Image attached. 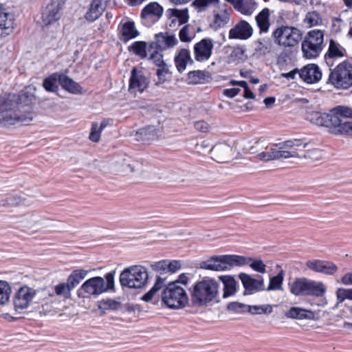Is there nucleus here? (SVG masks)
<instances>
[{
    "label": "nucleus",
    "instance_id": "obj_1",
    "mask_svg": "<svg viewBox=\"0 0 352 352\" xmlns=\"http://www.w3.org/2000/svg\"><path fill=\"white\" fill-rule=\"evenodd\" d=\"M307 143L302 140L294 139L286 140L278 145L275 144L257 155L259 160L263 161H270L280 158L289 157H305L314 158V155H318L320 153L318 149L305 151L304 148Z\"/></svg>",
    "mask_w": 352,
    "mask_h": 352
},
{
    "label": "nucleus",
    "instance_id": "obj_2",
    "mask_svg": "<svg viewBox=\"0 0 352 352\" xmlns=\"http://www.w3.org/2000/svg\"><path fill=\"white\" fill-rule=\"evenodd\" d=\"M219 284L212 278L204 277L190 289V301L195 307H206L217 301Z\"/></svg>",
    "mask_w": 352,
    "mask_h": 352
},
{
    "label": "nucleus",
    "instance_id": "obj_3",
    "mask_svg": "<svg viewBox=\"0 0 352 352\" xmlns=\"http://www.w3.org/2000/svg\"><path fill=\"white\" fill-rule=\"evenodd\" d=\"M32 107L21 113L19 105L10 98V95L0 96V126H8L17 123L28 124L33 119Z\"/></svg>",
    "mask_w": 352,
    "mask_h": 352
},
{
    "label": "nucleus",
    "instance_id": "obj_4",
    "mask_svg": "<svg viewBox=\"0 0 352 352\" xmlns=\"http://www.w3.org/2000/svg\"><path fill=\"white\" fill-rule=\"evenodd\" d=\"M115 271H111L105 274V280L100 276H95L85 280L77 291V295L80 298H85L91 296H97L109 289L114 288Z\"/></svg>",
    "mask_w": 352,
    "mask_h": 352
},
{
    "label": "nucleus",
    "instance_id": "obj_5",
    "mask_svg": "<svg viewBox=\"0 0 352 352\" xmlns=\"http://www.w3.org/2000/svg\"><path fill=\"white\" fill-rule=\"evenodd\" d=\"M250 260H252L251 257L235 254L213 256L201 262V267L212 271H226L231 270L234 266L245 265L248 263V261Z\"/></svg>",
    "mask_w": 352,
    "mask_h": 352
},
{
    "label": "nucleus",
    "instance_id": "obj_6",
    "mask_svg": "<svg viewBox=\"0 0 352 352\" xmlns=\"http://www.w3.org/2000/svg\"><path fill=\"white\" fill-rule=\"evenodd\" d=\"M290 292L296 296L322 297L326 292L325 285L319 281L296 278L288 284Z\"/></svg>",
    "mask_w": 352,
    "mask_h": 352
},
{
    "label": "nucleus",
    "instance_id": "obj_7",
    "mask_svg": "<svg viewBox=\"0 0 352 352\" xmlns=\"http://www.w3.org/2000/svg\"><path fill=\"white\" fill-rule=\"evenodd\" d=\"M272 37L280 47L292 50L298 45L302 38V32L296 27L282 25L272 32Z\"/></svg>",
    "mask_w": 352,
    "mask_h": 352
},
{
    "label": "nucleus",
    "instance_id": "obj_8",
    "mask_svg": "<svg viewBox=\"0 0 352 352\" xmlns=\"http://www.w3.org/2000/svg\"><path fill=\"white\" fill-rule=\"evenodd\" d=\"M162 302L170 309L184 307L188 302L186 290L177 283H169L162 292Z\"/></svg>",
    "mask_w": 352,
    "mask_h": 352
},
{
    "label": "nucleus",
    "instance_id": "obj_9",
    "mask_svg": "<svg viewBox=\"0 0 352 352\" xmlns=\"http://www.w3.org/2000/svg\"><path fill=\"white\" fill-rule=\"evenodd\" d=\"M146 269L141 265H133L124 269L120 275L122 286L139 289L144 287L148 280Z\"/></svg>",
    "mask_w": 352,
    "mask_h": 352
},
{
    "label": "nucleus",
    "instance_id": "obj_10",
    "mask_svg": "<svg viewBox=\"0 0 352 352\" xmlns=\"http://www.w3.org/2000/svg\"><path fill=\"white\" fill-rule=\"evenodd\" d=\"M329 82L337 89H347L352 86V63L344 60L331 70Z\"/></svg>",
    "mask_w": 352,
    "mask_h": 352
},
{
    "label": "nucleus",
    "instance_id": "obj_11",
    "mask_svg": "<svg viewBox=\"0 0 352 352\" xmlns=\"http://www.w3.org/2000/svg\"><path fill=\"white\" fill-rule=\"evenodd\" d=\"M323 40V31L320 30L309 31L301 44L303 56L309 59L318 56L322 50Z\"/></svg>",
    "mask_w": 352,
    "mask_h": 352
},
{
    "label": "nucleus",
    "instance_id": "obj_12",
    "mask_svg": "<svg viewBox=\"0 0 352 352\" xmlns=\"http://www.w3.org/2000/svg\"><path fill=\"white\" fill-rule=\"evenodd\" d=\"M36 290L23 285L16 291L13 296V305L16 311L27 309L36 295Z\"/></svg>",
    "mask_w": 352,
    "mask_h": 352
},
{
    "label": "nucleus",
    "instance_id": "obj_13",
    "mask_svg": "<svg viewBox=\"0 0 352 352\" xmlns=\"http://www.w3.org/2000/svg\"><path fill=\"white\" fill-rule=\"evenodd\" d=\"M332 116L338 119V123H336V127L342 131L338 135H352V122H343L342 118H352V109L344 106H337L331 110Z\"/></svg>",
    "mask_w": 352,
    "mask_h": 352
},
{
    "label": "nucleus",
    "instance_id": "obj_14",
    "mask_svg": "<svg viewBox=\"0 0 352 352\" xmlns=\"http://www.w3.org/2000/svg\"><path fill=\"white\" fill-rule=\"evenodd\" d=\"M163 13L164 8L160 3L155 1L150 2L141 11L142 23L146 25H151L160 20Z\"/></svg>",
    "mask_w": 352,
    "mask_h": 352
},
{
    "label": "nucleus",
    "instance_id": "obj_15",
    "mask_svg": "<svg viewBox=\"0 0 352 352\" xmlns=\"http://www.w3.org/2000/svg\"><path fill=\"white\" fill-rule=\"evenodd\" d=\"M149 80L141 69L134 67L131 72L129 90L131 92H144L148 87Z\"/></svg>",
    "mask_w": 352,
    "mask_h": 352
},
{
    "label": "nucleus",
    "instance_id": "obj_16",
    "mask_svg": "<svg viewBox=\"0 0 352 352\" xmlns=\"http://www.w3.org/2000/svg\"><path fill=\"white\" fill-rule=\"evenodd\" d=\"M213 47V43L210 38H202L194 45L195 59L198 62L208 60L212 55Z\"/></svg>",
    "mask_w": 352,
    "mask_h": 352
},
{
    "label": "nucleus",
    "instance_id": "obj_17",
    "mask_svg": "<svg viewBox=\"0 0 352 352\" xmlns=\"http://www.w3.org/2000/svg\"><path fill=\"white\" fill-rule=\"evenodd\" d=\"M140 35L139 30L136 28L135 22L131 20L120 23L118 27V38L123 43L135 38Z\"/></svg>",
    "mask_w": 352,
    "mask_h": 352
},
{
    "label": "nucleus",
    "instance_id": "obj_18",
    "mask_svg": "<svg viewBox=\"0 0 352 352\" xmlns=\"http://www.w3.org/2000/svg\"><path fill=\"white\" fill-rule=\"evenodd\" d=\"M306 266L309 270L327 275H333L338 271L337 265L331 261L314 259L306 262Z\"/></svg>",
    "mask_w": 352,
    "mask_h": 352
},
{
    "label": "nucleus",
    "instance_id": "obj_19",
    "mask_svg": "<svg viewBox=\"0 0 352 352\" xmlns=\"http://www.w3.org/2000/svg\"><path fill=\"white\" fill-rule=\"evenodd\" d=\"M155 41L150 43V48H155L161 52L175 46L178 41L175 35L168 32H160L155 35Z\"/></svg>",
    "mask_w": 352,
    "mask_h": 352
},
{
    "label": "nucleus",
    "instance_id": "obj_20",
    "mask_svg": "<svg viewBox=\"0 0 352 352\" xmlns=\"http://www.w3.org/2000/svg\"><path fill=\"white\" fill-rule=\"evenodd\" d=\"M14 28V19L7 12L3 4H0V38H5L12 33Z\"/></svg>",
    "mask_w": 352,
    "mask_h": 352
},
{
    "label": "nucleus",
    "instance_id": "obj_21",
    "mask_svg": "<svg viewBox=\"0 0 352 352\" xmlns=\"http://www.w3.org/2000/svg\"><path fill=\"white\" fill-rule=\"evenodd\" d=\"M61 6L56 2L48 3L42 12L41 22L43 25L48 26L59 20Z\"/></svg>",
    "mask_w": 352,
    "mask_h": 352
},
{
    "label": "nucleus",
    "instance_id": "obj_22",
    "mask_svg": "<svg viewBox=\"0 0 352 352\" xmlns=\"http://www.w3.org/2000/svg\"><path fill=\"white\" fill-rule=\"evenodd\" d=\"M300 78L308 84L318 82L322 78V72L316 64H308L298 72Z\"/></svg>",
    "mask_w": 352,
    "mask_h": 352
},
{
    "label": "nucleus",
    "instance_id": "obj_23",
    "mask_svg": "<svg viewBox=\"0 0 352 352\" xmlns=\"http://www.w3.org/2000/svg\"><path fill=\"white\" fill-rule=\"evenodd\" d=\"M243 287L245 288L244 294H252L255 292L263 290V280L255 279L250 275L241 272L239 274Z\"/></svg>",
    "mask_w": 352,
    "mask_h": 352
},
{
    "label": "nucleus",
    "instance_id": "obj_24",
    "mask_svg": "<svg viewBox=\"0 0 352 352\" xmlns=\"http://www.w3.org/2000/svg\"><path fill=\"white\" fill-rule=\"evenodd\" d=\"M253 29L251 25L244 20L240 21L229 31V38L246 40L251 37Z\"/></svg>",
    "mask_w": 352,
    "mask_h": 352
},
{
    "label": "nucleus",
    "instance_id": "obj_25",
    "mask_svg": "<svg viewBox=\"0 0 352 352\" xmlns=\"http://www.w3.org/2000/svg\"><path fill=\"white\" fill-rule=\"evenodd\" d=\"M346 54L344 47L333 39H330L328 50L324 54L325 62L329 66H333V59L343 58Z\"/></svg>",
    "mask_w": 352,
    "mask_h": 352
},
{
    "label": "nucleus",
    "instance_id": "obj_26",
    "mask_svg": "<svg viewBox=\"0 0 352 352\" xmlns=\"http://www.w3.org/2000/svg\"><path fill=\"white\" fill-rule=\"evenodd\" d=\"M60 85L65 91L72 94H82L81 85L67 75L60 73Z\"/></svg>",
    "mask_w": 352,
    "mask_h": 352
},
{
    "label": "nucleus",
    "instance_id": "obj_27",
    "mask_svg": "<svg viewBox=\"0 0 352 352\" xmlns=\"http://www.w3.org/2000/svg\"><path fill=\"white\" fill-rule=\"evenodd\" d=\"M318 123H316V125L328 128L331 133L338 135V133L342 132L340 131V129L336 127L335 124L336 123H338V119L334 116H332L331 111L329 113L320 112V116L318 118Z\"/></svg>",
    "mask_w": 352,
    "mask_h": 352
},
{
    "label": "nucleus",
    "instance_id": "obj_28",
    "mask_svg": "<svg viewBox=\"0 0 352 352\" xmlns=\"http://www.w3.org/2000/svg\"><path fill=\"white\" fill-rule=\"evenodd\" d=\"M174 62L177 70L179 73H182L186 68L188 63H193L188 50L182 48L179 50L178 53L174 58Z\"/></svg>",
    "mask_w": 352,
    "mask_h": 352
},
{
    "label": "nucleus",
    "instance_id": "obj_29",
    "mask_svg": "<svg viewBox=\"0 0 352 352\" xmlns=\"http://www.w3.org/2000/svg\"><path fill=\"white\" fill-rule=\"evenodd\" d=\"M111 122H112L111 118H104L100 125L96 122H92L89 139L93 142H99L102 131L110 124Z\"/></svg>",
    "mask_w": 352,
    "mask_h": 352
},
{
    "label": "nucleus",
    "instance_id": "obj_30",
    "mask_svg": "<svg viewBox=\"0 0 352 352\" xmlns=\"http://www.w3.org/2000/svg\"><path fill=\"white\" fill-rule=\"evenodd\" d=\"M219 279L223 284V297L228 298L234 295L237 291V283L233 276L230 275H222L219 276Z\"/></svg>",
    "mask_w": 352,
    "mask_h": 352
},
{
    "label": "nucleus",
    "instance_id": "obj_31",
    "mask_svg": "<svg viewBox=\"0 0 352 352\" xmlns=\"http://www.w3.org/2000/svg\"><path fill=\"white\" fill-rule=\"evenodd\" d=\"M270 12L267 8H263L255 17L256 25L260 30V34L267 33L270 28Z\"/></svg>",
    "mask_w": 352,
    "mask_h": 352
},
{
    "label": "nucleus",
    "instance_id": "obj_32",
    "mask_svg": "<svg viewBox=\"0 0 352 352\" xmlns=\"http://www.w3.org/2000/svg\"><path fill=\"white\" fill-rule=\"evenodd\" d=\"M60 73L54 72L43 79L42 86L47 92H57L58 91L57 82L60 84Z\"/></svg>",
    "mask_w": 352,
    "mask_h": 352
},
{
    "label": "nucleus",
    "instance_id": "obj_33",
    "mask_svg": "<svg viewBox=\"0 0 352 352\" xmlns=\"http://www.w3.org/2000/svg\"><path fill=\"white\" fill-rule=\"evenodd\" d=\"M285 316L289 318L298 320H311L314 318V314L311 311L297 307H291L287 311H286Z\"/></svg>",
    "mask_w": 352,
    "mask_h": 352
},
{
    "label": "nucleus",
    "instance_id": "obj_34",
    "mask_svg": "<svg viewBox=\"0 0 352 352\" xmlns=\"http://www.w3.org/2000/svg\"><path fill=\"white\" fill-rule=\"evenodd\" d=\"M167 12L168 13L169 18H175V19H172L171 23H175L177 19L179 25H186L190 18L188 8H171L168 9Z\"/></svg>",
    "mask_w": 352,
    "mask_h": 352
},
{
    "label": "nucleus",
    "instance_id": "obj_35",
    "mask_svg": "<svg viewBox=\"0 0 352 352\" xmlns=\"http://www.w3.org/2000/svg\"><path fill=\"white\" fill-rule=\"evenodd\" d=\"M105 9L104 6L98 3L97 0H92L85 14V19L89 21L93 22L102 14Z\"/></svg>",
    "mask_w": 352,
    "mask_h": 352
},
{
    "label": "nucleus",
    "instance_id": "obj_36",
    "mask_svg": "<svg viewBox=\"0 0 352 352\" xmlns=\"http://www.w3.org/2000/svg\"><path fill=\"white\" fill-rule=\"evenodd\" d=\"M208 77L205 71L193 70L188 73L186 81L189 85L202 84L208 81Z\"/></svg>",
    "mask_w": 352,
    "mask_h": 352
},
{
    "label": "nucleus",
    "instance_id": "obj_37",
    "mask_svg": "<svg viewBox=\"0 0 352 352\" xmlns=\"http://www.w3.org/2000/svg\"><path fill=\"white\" fill-rule=\"evenodd\" d=\"M230 16V14L226 10H221L214 15L210 27L215 30L224 27L229 22Z\"/></svg>",
    "mask_w": 352,
    "mask_h": 352
},
{
    "label": "nucleus",
    "instance_id": "obj_38",
    "mask_svg": "<svg viewBox=\"0 0 352 352\" xmlns=\"http://www.w3.org/2000/svg\"><path fill=\"white\" fill-rule=\"evenodd\" d=\"M87 273L88 271L83 269L74 270L68 276L67 283L74 289L86 277Z\"/></svg>",
    "mask_w": 352,
    "mask_h": 352
},
{
    "label": "nucleus",
    "instance_id": "obj_39",
    "mask_svg": "<svg viewBox=\"0 0 352 352\" xmlns=\"http://www.w3.org/2000/svg\"><path fill=\"white\" fill-rule=\"evenodd\" d=\"M57 299L54 294L49 293L41 302V312L44 314H50L55 309L54 304Z\"/></svg>",
    "mask_w": 352,
    "mask_h": 352
},
{
    "label": "nucleus",
    "instance_id": "obj_40",
    "mask_svg": "<svg viewBox=\"0 0 352 352\" xmlns=\"http://www.w3.org/2000/svg\"><path fill=\"white\" fill-rule=\"evenodd\" d=\"M146 48L147 43L146 41H138L128 47V51L143 59L147 56Z\"/></svg>",
    "mask_w": 352,
    "mask_h": 352
},
{
    "label": "nucleus",
    "instance_id": "obj_41",
    "mask_svg": "<svg viewBox=\"0 0 352 352\" xmlns=\"http://www.w3.org/2000/svg\"><path fill=\"white\" fill-rule=\"evenodd\" d=\"M155 136V129L148 126L138 129L135 134V139L137 141L148 142Z\"/></svg>",
    "mask_w": 352,
    "mask_h": 352
},
{
    "label": "nucleus",
    "instance_id": "obj_42",
    "mask_svg": "<svg viewBox=\"0 0 352 352\" xmlns=\"http://www.w3.org/2000/svg\"><path fill=\"white\" fill-rule=\"evenodd\" d=\"M164 286V279L157 276L154 285L152 288L142 296V300L145 302H150L153 300L154 296L160 292Z\"/></svg>",
    "mask_w": 352,
    "mask_h": 352
},
{
    "label": "nucleus",
    "instance_id": "obj_43",
    "mask_svg": "<svg viewBox=\"0 0 352 352\" xmlns=\"http://www.w3.org/2000/svg\"><path fill=\"white\" fill-rule=\"evenodd\" d=\"M219 0H194L191 6L197 12H204L210 6L218 5Z\"/></svg>",
    "mask_w": 352,
    "mask_h": 352
},
{
    "label": "nucleus",
    "instance_id": "obj_44",
    "mask_svg": "<svg viewBox=\"0 0 352 352\" xmlns=\"http://www.w3.org/2000/svg\"><path fill=\"white\" fill-rule=\"evenodd\" d=\"M304 22L307 24L309 28H311L320 25L322 23V19L319 12L312 11L307 13Z\"/></svg>",
    "mask_w": 352,
    "mask_h": 352
},
{
    "label": "nucleus",
    "instance_id": "obj_45",
    "mask_svg": "<svg viewBox=\"0 0 352 352\" xmlns=\"http://www.w3.org/2000/svg\"><path fill=\"white\" fill-rule=\"evenodd\" d=\"M72 290L67 283H60L54 286V292L53 294L56 296H63L64 298L68 299L71 297V292Z\"/></svg>",
    "mask_w": 352,
    "mask_h": 352
},
{
    "label": "nucleus",
    "instance_id": "obj_46",
    "mask_svg": "<svg viewBox=\"0 0 352 352\" xmlns=\"http://www.w3.org/2000/svg\"><path fill=\"white\" fill-rule=\"evenodd\" d=\"M284 280V272L281 270L277 275L270 278L269 285L267 290H279L282 288Z\"/></svg>",
    "mask_w": 352,
    "mask_h": 352
},
{
    "label": "nucleus",
    "instance_id": "obj_47",
    "mask_svg": "<svg viewBox=\"0 0 352 352\" xmlns=\"http://www.w3.org/2000/svg\"><path fill=\"white\" fill-rule=\"evenodd\" d=\"M11 293V287L10 285L4 280H0V305L6 303Z\"/></svg>",
    "mask_w": 352,
    "mask_h": 352
},
{
    "label": "nucleus",
    "instance_id": "obj_48",
    "mask_svg": "<svg viewBox=\"0 0 352 352\" xmlns=\"http://www.w3.org/2000/svg\"><path fill=\"white\" fill-rule=\"evenodd\" d=\"M157 67L156 76H157L158 82L156 85H158L159 83H164L166 81V76L167 75L170 76L172 73L170 72L168 66L165 62Z\"/></svg>",
    "mask_w": 352,
    "mask_h": 352
},
{
    "label": "nucleus",
    "instance_id": "obj_49",
    "mask_svg": "<svg viewBox=\"0 0 352 352\" xmlns=\"http://www.w3.org/2000/svg\"><path fill=\"white\" fill-rule=\"evenodd\" d=\"M248 311L252 314H269L272 312V307L270 305H248Z\"/></svg>",
    "mask_w": 352,
    "mask_h": 352
},
{
    "label": "nucleus",
    "instance_id": "obj_50",
    "mask_svg": "<svg viewBox=\"0 0 352 352\" xmlns=\"http://www.w3.org/2000/svg\"><path fill=\"white\" fill-rule=\"evenodd\" d=\"M234 9L245 15H250L253 11V8L251 6V3L246 0H241L239 4L236 6Z\"/></svg>",
    "mask_w": 352,
    "mask_h": 352
},
{
    "label": "nucleus",
    "instance_id": "obj_51",
    "mask_svg": "<svg viewBox=\"0 0 352 352\" xmlns=\"http://www.w3.org/2000/svg\"><path fill=\"white\" fill-rule=\"evenodd\" d=\"M100 307L105 310L116 311L121 307V303L116 300L108 298L100 302Z\"/></svg>",
    "mask_w": 352,
    "mask_h": 352
},
{
    "label": "nucleus",
    "instance_id": "obj_52",
    "mask_svg": "<svg viewBox=\"0 0 352 352\" xmlns=\"http://www.w3.org/2000/svg\"><path fill=\"white\" fill-rule=\"evenodd\" d=\"M248 309V306L239 302H230L227 305V309L229 311L236 313V314H241L244 312H247Z\"/></svg>",
    "mask_w": 352,
    "mask_h": 352
},
{
    "label": "nucleus",
    "instance_id": "obj_53",
    "mask_svg": "<svg viewBox=\"0 0 352 352\" xmlns=\"http://www.w3.org/2000/svg\"><path fill=\"white\" fill-rule=\"evenodd\" d=\"M336 297L338 302H342L346 299L352 300V288H339L336 291Z\"/></svg>",
    "mask_w": 352,
    "mask_h": 352
},
{
    "label": "nucleus",
    "instance_id": "obj_54",
    "mask_svg": "<svg viewBox=\"0 0 352 352\" xmlns=\"http://www.w3.org/2000/svg\"><path fill=\"white\" fill-rule=\"evenodd\" d=\"M252 260L248 261V264L250 267L254 271L259 272V273H265L266 272V265L264 264L262 260L257 259L254 260L252 258H251Z\"/></svg>",
    "mask_w": 352,
    "mask_h": 352
},
{
    "label": "nucleus",
    "instance_id": "obj_55",
    "mask_svg": "<svg viewBox=\"0 0 352 352\" xmlns=\"http://www.w3.org/2000/svg\"><path fill=\"white\" fill-rule=\"evenodd\" d=\"M272 44L270 42L258 41L255 51L261 55H265L271 52Z\"/></svg>",
    "mask_w": 352,
    "mask_h": 352
},
{
    "label": "nucleus",
    "instance_id": "obj_56",
    "mask_svg": "<svg viewBox=\"0 0 352 352\" xmlns=\"http://www.w3.org/2000/svg\"><path fill=\"white\" fill-rule=\"evenodd\" d=\"M160 50L155 49L149 56L148 59L152 60L155 66H159L164 63L163 54L160 52Z\"/></svg>",
    "mask_w": 352,
    "mask_h": 352
},
{
    "label": "nucleus",
    "instance_id": "obj_57",
    "mask_svg": "<svg viewBox=\"0 0 352 352\" xmlns=\"http://www.w3.org/2000/svg\"><path fill=\"white\" fill-rule=\"evenodd\" d=\"M179 38L183 43H189L192 41L193 37L189 34V25H184L179 30Z\"/></svg>",
    "mask_w": 352,
    "mask_h": 352
},
{
    "label": "nucleus",
    "instance_id": "obj_58",
    "mask_svg": "<svg viewBox=\"0 0 352 352\" xmlns=\"http://www.w3.org/2000/svg\"><path fill=\"white\" fill-rule=\"evenodd\" d=\"M25 198L21 195H13L7 198V201L4 204H9L10 206H18L24 203Z\"/></svg>",
    "mask_w": 352,
    "mask_h": 352
},
{
    "label": "nucleus",
    "instance_id": "obj_59",
    "mask_svg": "<svg viewBox=\"0 0 352 352\" xmlns=\"http://www.w3.org/2000/svg\"><path fill=\"white\" fill-rule=\"evenodd\" d=\"M320 116V111H311L306 113V119L310 122L316 124L318 123V118Z\"/></svg>",
    "mask_w": 352,
    "mask_h": 352
},
{
    "label": "nucleus",
    "instance_id": "obj_60",
    "mask_svg": "<svg viewBox=\"0 0 352 352\" xmlns=\"http://www.w3.org/2000/svg\"><path fill=\"white\" fill-rule=\"evenodd\" d=\"M320 116V111H311L306 113V119L310 122L316 124L318 123V118Z\"/></svg>",
    "mask_w": 352,
    "mask_h": 352
},
{
    "label": "nucleus",
    "instance_id": "obj_61",
    "mask_svg": "<svg viewBox=\"0 0 352 352\" xmlns=\"http://www.w3.org/2000/svg\"><path fill=\"white\" fill-rule=\"evenodd\" d=\"M153 269L156 271H162L165 272L168 271V261L166 260H162L158 262H156L155 264L152 265Z\"/></svg>",
    "mask_w": 352,
    "mask_h": 352
},
{
    "label": "nucleus",
    "instance_id": "obj_62",
    "mask_svg": "<svg viewBox=\"0 0 352 352\" xmlns=\"http://www.w3.org/2000/svg\"><path fill=\"white\" fill-rule=\"evenodd\" d=\"M194 126L197 131L201 132H207L209 129L208 124L204 120L195 122Z\"/></svg>",
    "mask_w": 352,
    "mask_h": 352
},
{
    "label": "nucleus",
    "instance_id": "obj_63",
    "mask_svg": "<svg viewBox=\"0 0 352 352\" xmlns=\"http://www.w3.org/2000/svg\"><path fill=\"white\" fill-rule=\"evenodd\" d=\"M241 91L239 88H229L225 89L223 91V94L228 98H232L236 96Z\"/></svg>",
    "mask_w": 352,
    "mask_h": 352
},
{
    "label": "nucleus",
    "instance_id": "obj_64",
    "mask_svg": "<svg viewBox=\"0 0 352 352\" xmlns=\"http://www.w3.org/2000/svg\"><path fill=\"white\" fill-rule=\"evenodd\" d=\"M181 267V265L177 261H172L168 262V271L171 272H175Z\"/></svg>",
    "mask_w": 352,
    "mask_h": 352
}]
</instances>
